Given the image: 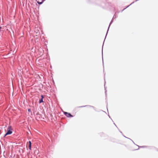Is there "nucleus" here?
<instances>
[{
    "instance_id": "1",
    "label": "nucleus",
    "mask_w": 158,
    "mask_h": 158,
    "mask_svg": "<svg viewBox=\"0 0 158 158\" xmlns=\"http://www.w3.org/2000/svg\"><path fill=\"white\" fill-rule=\"evenodd\" d=\"M113 22V18L111 20V21H110V23L109 26L108 27V30H107V32H106V37H105V39H104V40L103 43V44L102 47V51L103 50V45H104V42L105 39L106 38V35H107V34L108 31H109V27H110V25ZM102 62H103V53H102Z\"/></svg>"
},
{
    "instance_id": "2",
    "label": "nucleus",
    "mask_w": 158,
    "mask_h": 158,
    "mask_svg": "<svg viewBox=\"0 0 158 158\" xmlns=\"http://www.w3.org/2000/svg\"><path fill=\"white\" fill-rule=\"evenodd\" d=\"M63 113L68 118H71L73 117L70 113L64 111Z\"/></svg>"
},
{
    "instance_id": "3",
    "label": "nucleus",
    "mask_w": 158,
    "mask_h": 158,
    "mask_svg": "<svg viewBox=\"0 0 158 158\" xmlns=\"http://www.w3.org/2000/svg\"><path fill=\"white\" fill-rule=\"evenodd\" d=\"M87 106L91 107L92 108H93L94 110H96L94 106H90V105H85V106H80L79 107H87Z\"/></svg>"
},
{
    "instance_id": "4",
    "label": "nucleus",
    "mask_w": 158,
    "mask_h": 158,
    "mask_svg": "<svg viewBox=\"0 0 158 158\" xmlns=\"http://www.w3.org/2000/svg\"><path fill=\"white\" fill-rule=\"evenodd\" d=\"M12 133V131L10 130H7V132H6V134L10 135Z\"/></svg>"
},
{
    "instance_id": "5",
    "label": "nucleus",
    "mask_w": 158,
    "mask_h": 158,
    "mask_svg": "<svg viewBox=\"0 0 158 158\" xmlns=\"http://www.w3.org/2000/svg\"><path fill=\"white\" fill-rule=\"evenodd\" d=\"M134 2H132V3H131L130 5H128V6H127L126 8H124L123 10H122L121 11V12H122L125 9H126V8H128V7H129L130 5H132V4H133V3H134Z\"/></svg>"
},
{
    "instance_id": "6",
    "label": "nucleus",
    "mask_w": 158,
    "mask_h": 158,
    "mask_svg": "<svg viewBox=\"0 0 158 158\" xmlns=\"http://www.w3.org/2000/svg\"><path fill=\"white\" fill-rule=\"evenodd\" d=\"M7 130H10L12 131L13 129L11 126H9L8 127Z\"/></svg>"
},
{
    "instance_id": "7",
    "label": "nucleus",
    "mask_w": 158,
    "mask_h": 158,
    "mask_svg": "<svg viewBox=\"0 0 158 158\" xmlns=\"http://www.w3.org/2000/svg\"><path fill=\"white\" fill-rule=\"evenodd\" d=\"M7 130H10L12 131L13 129L11 126H9L8 127Z\"/></svg>"
},
{
    "instance_id": "8",
    "label": "nucleus",
    "mask_w": 158,
    "mask_h": 158,
    "mask_svg": "<svg viewBox=\"0 0 158 158\" xmlns=\"http://www.w3.org/2000/svg\"><path fill=\"white\" fill-rule=\"evenodd\" d=\"M44 102V101H43V99H42V98H41V99L40 100L39 102V103H40L42 102Z\"/></svg>"
},
{
    "instance_id": "9",
    "label": "nucleus",
    "mask_w": 158,
    "mask_h": 158,
    "mask_svg": "<svg viewBox=\"0 0 158 158\" xmlns=\"http://www.w3.org/2000/svg\"><path fill=\"white\" fill-rule=\"evenodd\" d=\"M37 1V3L39 5H41L42 4H43V1H42L41 2H39V1Z\"/></svg>"
},
{
    "instance_id": "10",
    "label": "nucleus",
    "mask_w": 158,
    "mask_h": 158,
    "mask_svg": "<svg viewBox=\"0 0 158 158\" xmlns=\"http://www.w3.org/2000/svg\"><path fill=\"white\" fill-rule=\"evenodd\" d=\"M104 87H105V95H106V96L107 95V90L106 89V87L105 86H104Z\"/></svg>"
},
{
    "instance_id": "11",
    "label": "nucleus",
    "mask_w": 158,
    "mask_h": 158,
    "mask_svg": "<svg viewBox=\"0 0 158 158\" xmlns=\"http://www.w3.org/2000/svg\"><path fill=\"white\" fill-rule=\"evenodd\" d=\"M117 17V15H116V13H115L114 14V15L113 16V18H116Z\"/></svg>"
},
{
    "instance_id": "12",
    "label": "nucleus",
    "mask_w": 158,
    "mask_h": 158,
    "mask_svg": "<svg viewBox=\"0 0 158 158\" xmlns=\"http://www.w3.org/2000/svg\"><path fill=\"white\" fill-rule=\"evenodd\" d=\"M31 145L29 144L28 147L30 150H31Z\"/></svg>"
},
{
    "instance_id": "13",
    "label": "nucleus",
    "mask_w": 158,
    "mask_h": 158,
    "mask_svg": "<svg viewBox=\"0 0 158 158\" xmlns=\"http://www.w3.org/2000/svg\"><path fill=\"white\" fill-rule=\"evenodd\" d=\"M28 111L29 112H31V110L30 109H28Z\"/></svg>"
},
{
    "instance_id": "14",
    "label": "nucleus",
    "mask_w": 158,
    "mask_h": 158,
    "mask_svg": "<svg viewBox=\"0 0 158 158\" xmlns=\"http://www.w3.org/2000/svg\"><path fill=\"white\" fill-rule=\"evenodd\" d=\"M29 144H30V145H31V141H29Z\"/></svg>"
},
{
    "instance_id": "15",
    "label": "nucleus",
    "mask_w": 158,
    "mask_h": 158,
    "mask_svg": "<svg viewBox=\"0 0 158 158\" xmlns=\"http://www.w3.org/2000/svg\"><path fill=\"white\" fill-rule=\"evenodd\" d=\"M6 135V134H5V135H4V136H3V137H5L6 135Z\"/></svg>"
},
{
    "instance_id": "16",
    "label": "nucleus",
    "mask_w": 158,
    "mask_h": 158,
    "mask_svg": "<svg viewBox=\"0 0 158 158\" xmlns=\"http://www.w3.org/2000/svg\"><path fill=\"white\" fill-rule=\"evenodd\" d=\"M41 96V98H42V99H43L44 97L43 95H42Z\"/></svg>"
},
{
    "instance_id": "17",
    "label": "nucleus",
    "mask_w": 158,
    "mask_h": 158,
    "mask_svg": "<svg viewBox=\"0 0 158 158\" xmlns=\"http://www.w3.org/2000/svg\"><path fill=\"white\" fill-rule=\"evenodd\" d=\"M114 125L116 126L117 127L116 125V124H115V123H114Z\"/></svg>"
},
{
    "instance_id": "18",
    "label": "nucleus",
    "mask_w": 158,
    "mask_h": 158,
    "mask_svg": "<svg viewBox=\"0 0 158 158\" xmlns=\"http://www.w3.org/2000/svg\"><path fill=\"white\" fill-rule=\"evenodd\" d=\"M108 116H109V117L110 118V115H108Z\"/></svg>"
},
{
    "instance_id": "19",
    "label": "nucleus",
    "mask_w": 158,
    "mask_h": 158,
    "mask_svg": "<svg viewBox=\"0 0 158 158\" xmlns=\"http://www.w3.org/2000/svg\"><path fill=\"white\" fill-rule=\"evenodd\" d=\"M138 149H135V150H138Z\"/></svg>"
},
{
    "instance_id": "20",
    "label": "nucleus",
    "mask_w": 158,
    "mask_h": 158,
    "mask_svg": "<svg viewBox=\"0 0 158 158\" xmlns=\"http://www.w3.org/2000/svg\"><path fill=\"white\" fill-rule=\"evenodd\" d=\"M138 1V0H136L135 1L136 2V1Z\"/></svg>"
},
{
    "instance_id": "21",
    "label": "nucleus",
    "mask_w": 158,
    "mask_h": 158,
    "mask_svg": "<svg viewBox=\"0 0 158 158\" xmlns=\"http://www.w3.org/2000/svg\"><path fill=\"white\" fill-rule=\"evenodd\" d=\"M105 83H106V82L105 81V82L104 86H105Z\"/></svg>"
},
{
    "instance_id": "22",
    "label": "nucleus",
    "mask_w": 158,
    "mask_h": 158,
    "mask_svg": "<svg viewBox=\"0 0 158 158\" xmlns=\"http://www.w3.org/2000/svg\"><path fill=\"white\" fill-rule=\"evenodd\" d=\"M103 112H105L104 111H103Z\"/></svg>"
}]
</instances>
